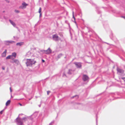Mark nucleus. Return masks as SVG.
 I'll return each mask as SVG.
<instances>
[{
	"instance_id": "27",
	"label": "nucleus",
	"mask_w": 125,
	"mask_h": 125,
	"mask_svg": "<svg viewBox=\"0 0 125 125\" xmlns=\"http://www.w3.org/2000/svg\"><path fill=\"white\" fill-rule=\"evenodd\" d=\"M10 92H11V91H12V90H11V87H10Z\"/></svg>"
},
{
	"instance_id": "21",
	"label": "nucleus",
	"mask_w": 125,
	"mask_h": 125,
	"mask_svg": "<svg viewBox=\"0 0 125 125\" xmlns=\"http://www.w3.org/2000/svg\"><path fill=\"white\" fill-rule=\"evenodd\" d=\"M122 79L125 82V78H122Z\"/></svg>"
},
{
	"instance_id": "9",
	"label": "nucleus",
	"mask_w": 125,
	"mask_h": 125,
	"mask_svg": "<svg viewBox=\"0 0 125 125\" xmlns=\"http://www.w3.org/2000/svg\"><path fill=\"white\" fill-rule=\"evenodd\" d=\"M12 62L13 63H15L17 64H18L19 63V60H18L17 59L13 60Z\"/></svg>"
},
{
	"instance_id": "12",
	"label": "nucleus",
	"mask_w": 125,
	"mask_h": 125,
	"mask_svg": "<svg viewBox=\"0 0 125 125\" xmlns=\"http://www.w3.org/2000/svg\"><path fill=\"white\" fill-rule=\"evenodd\" d=\"M10 100H8L6 103V106H7L9 105L10 103Z\"/></svg>"
},
{
	"instance_id": "1",
	"label": "nucleus",
	"mask_w": 125,
	"mask_h": 125,
	"mask_svg": "<svg viewBox=\"0 0 125 125\" xmlns=\"http://www.w3.org/2000/svg\"><path fill=\"white\" fill-rule=\"evenodd\" d=\"M36 62V61L33 60L31 59H27L26 64L27 66H29L35 64Z\"/></svg>"
},
{
	"instance_id": "23",
	"label": "nucleus",
	"mask_w": 125,
	"mask_h": 125,
	"mask_svg": "<svg viewBox=\"0 0 125 125\" xmlns=\"http://www.w3.org/2000/svg\"><path fill=\"white\" fill-rule=\"evenodd\" d=\"M3 111H1V112H0V114H2V113Z\"/></svg>"
},
{
	"instance_id": "14",
	"label": "nucleus",
	"mask_w": 125,
	"mask_h": 125,
	"mask_svg": "<svg viewBox=\"0 0 125 125\" xmlns=\"http://www.w3.org/2000/svg\"><path fill=\"white\" fill-rule=\"evenodd\" d=\"M23 43L22 42H20V43H17L16 45H19L21 46V45H22Z\"/></svg>"
},
{
	"instance_id": "28",
	"label": "nucleus",
	"mask_w": 125,
	"mask_h": 125,
	"mask_svg": "<svg viewBox=\"0 0 125 125\" xmlns=\"http://www.w3.org/2000/svg\"><path fill=\"white\" fill-rule=\"evenodd\" d=\"M41 16V15L40 14V16Z\"/></svg>"
},
{
	"instance_id": "19",
	"label": "nucleus",
	"mask_w": 125,
	"mask_h": 125,
	"mask_svg": "<svg viewBox=\"0 0 125 125\" xmlns=\"http://www.w3.org/2000/svg\"><path fill=\"white\" fill-rule=\"evenodd\" d=\"M73 17L74 18V20H75V18L74 17V12H73Z\"/></svg>"
},
{
	"instance_id": "13",
	"label": "nucleus",
	"mask_w": 125,
	"mask_h": 125,
	"mask_svg": "<svg viewBox=\"0 0 125 125\" xmlns=\"http://www.w3.org/2000/svg\"><path fill=\"white\" fill-rule=\"evenodd\" d=\"M9 21L11 24L14 26H16L15 24L13 21H12L10 20H9Z\"/></svg>"
},
{
	"instance_id": "22",
	"label": "nucleus",
	"mask_w": 125,
	"mask_h": 125,
	"mask_svg": "<svg viewBox=\"0 0 125 125\" xmlns=\"http://www.w3.org/2000/svg\"><path fill=\"white\" fill-rule=\"evenodd\" d=\"M2 69L3 70H5V67H2Z\"/></svg>"
},
{
	"instance_id": "11",
	"label": "nucleus",
	"mask_w": 125,
	"mask_h": 125,
	"mask_svg": "<svg viewBox=\"0 0 125 125\" xmlns=\"http://www.w3.org/2000/svg\"><path fill=\"white\" fill-rule=\"evenodd\" d=\"M7 52V50H5L4 51L2 54V55L3 57H5L6 55V53Z\"/></svg>"
},
{
	"instance_id": "16",
	"label": "nucleus",
	"mask_w": 125,
	"mask_h": 125,
	"mask_svg": "<svg viewBox=\"0 0 125 125\" xmlns=\"http://www.w3.org/2000/svg\"><path fill=\"white\" fill-rule=\"evenodd\" d=\"M41 7H40L39 9V12L40 14V15H41Z\"/></svg>"
},
{
	"instance_id": "25",
	"label": "nucleus",
	"mask_w": 125,
	"mask_h": 125,
	"mask_svg": "<svg viewBox=\"0 0 125 125\" xmlns=\"http://www.w3.org/2000/svg\"><path fill=\"white\" fill-rule=\"evenodd\" d=\"M122 17L125 19V16H122Z\"/></svg>"
},
{
	"instance_id": "6",
	"label": "nucleus",
	"mask_w": 125,
	"mask_h": 125,
	"mask_svg": "<svg viewBox=\"0 0 125 125\" xmlns=\"http://www.w3.org/2000/svg\"><path fill=\"white\" fill-rule=\"evenodd\" d=\"M58 36L57 34L54 35L53 36L52 38L55 40H58Z\"/></svg>"
},
{
	"instance_id": "3",
	"label": "nucleus",
	"mask_w": 125,
	"mask_h": 125,
	"mask_svg": "<svg viewBox=\"0 0 125 125\" xmlns=\"http://www.w3.org/2000/svg\"><path fill=\"white\" fill-rule=\"evenodd\" d=\"M28 5V4L26 3L25 2H23L22 3V6H21L19 7V8L21 9H24L25 8L26 6Z\"/></svg>"
},
{
	"instance_id": "18",
	"label": "nucleus",
	"mask_w": 125,
	"mask_h": 125,
	"mask_svg": "<svg viewBox=\"0 0 125 125\" xmlns=\"http://www.w3.org/2000/svg\"><path fill=\"white\" fill-rule=\"evenodd\" d=\"M9 43V42L8 41H6L5 42V43L7 45H8Z\"/></svg>"
},
{
	"instance_id": "10",
	"label": "nucleus",
	"mask_w": 125,
	"mask_h": 125,
	"mask_svg": "<svg viewBox=\"0 0 125 125\" xmlns=\"http://www.w3.org/2000/svg\"><path fill=\"white\" fill-rule=\"evenodd\" d=\"M75 64L77 67H80L81 66V64L80 63L76 62Z\"/></svg>"
},
{
	"instance_id": "17",
	"label": "nucleus",
	"mask_w": 125,
	"mask_h": 125,
	"mask_svg": "<svg viewBox=\"0 0 125 125\" xmlns=\"http://www.w3.org/2000/svg\"><path fill=\"white\" fill-rule=\"evenodd\" d=\"M15 11L17 13H19V10H15Z\"/></svg>"
},
{
	"instance_id": "7",
	"label": "nucleus",
	"mask_w": 125,
	"mask_h": 125,
	"mask_svg": "<svg viewBox=\"0 0 125 125\" xmlns=\"http://www.w3.org/2000/svg\"><path fill=\"white\" fill-rule=\"evenodd\" d=\"M12 59L15 58L16 56V54L15 52H13L12 53L11 55Z\"/></svg>"
},
{
	"instance_id": "15",
	"label": "nucleus",
	"mask_w": 125,
	"mask_h": 125,
	"mask_svg": "<svg viewBox=\"0 0 125 125\" xmlns=\"http://www.w3.org/2000/svg\"><path fill=\"white\" fill-rule=\"evenodd\" d=\"M10 58L12 59L11 55H9L6 57V59H9Z\"/></svg>"
},
{
	"instance_id": "8",
	"label": "nucleus",
	"mask_w": 125,
	"mask_h": 125,
	"mask_svg": "<svg viewBox=\"0 0 125 125\" xmlns=\"http://www.w3.org/2000/svg\"><path fill=\"white\" fill-rule=\"evenodd\" d=\"M117 70L118 72L119 73H123L124 72L123 70H122L117 68Z\"/></svg>"
},
{
	"instance_id": "24",
	"label": "nucleus",
	"mask_w": 125,
	"mask_h": 125,
	"mask_svg": "<svg viewBox=\"0 0 125 125\" xmlns=\"http://www.w3.org/2000/svg\"><path fill=\"white\" fill-rule=\"evenodd\" d=\"M42 62H45V61L43 60H42Z\"/></svg>"
},
{
	"instance_id": "26",
	"label": "nucleus",
	"mask_w": 125,
	"mask_h": 125,
	"mask_svg": "<svg viewBox=\"0 0 125 125\" xmlns=\"http://www.w3.org/2000/svg\"><path fill=\"white\" fill-rule=\"evenodd\" d=\"M19 104L21 106L22 105V104H21V103H19Z\"/></svg>"
},
{
	"instance_id": "5",
	"label": "nucleus",
	"mask_w": 125,
	"mask_h": 125,
	"mask_svg": "<svg viewBox=\"0 0 125 125\" xmlns=\"http://www.w3.org/2000/svg\"><path fill=\"white\" fill-rule=\"evenodd\" d=\"M83 79L84 81H86L88 80L89 78L88 76L86 75H83Z\"/></svg>"
},
{
	"instance_id": "2",
	"label": "nucleus",
	"mask_w": 125,
	"mask_h": 125,
	"mask_svg": "<svg viewBox=\"0 0 125 125\" xmlns=\"http://www.w3.org/2000/svg\"><path fill=\"white\" fill-rule=\"evenodd\" d=\"M25 118H23L22 119V120H21L20 118H17L16 119V120L18 122V124L19 125H22L23 124L22 121L24 120L25 121Z\"/></svg>"
},
{
	"instance_id": "20",
	"label": "nucleus",
	"mask_w": 125,
	"mask_h": 125,
	"mask_svg": "<svg viewBox=\"0 0 125 125\" xmlns=\"http://www.w3.org/2000/svg\"><path fill=\"white\" fill-rule=\"evenodd\" d=\"M50 92V91H48L47 92V94L48 95L49 93Z\"/></svg>"
},
{
	"instance_id": "4",
	"label": "nucleus",
	"mask_w": 125,
	"mask_h": 125,
	"mask_svg": "<svg viewBox=\"0 0 125 125\" xmlns=\"http://www.w3.org/2000/svg\"><path fill=\"white\" fill-rule=\"evenodd\" d=\"M43 53L46 54H50L51 52V50L50 48H48L46 50H44L43 51Z\"/></svg>"
}]
</instances>
